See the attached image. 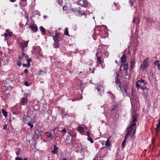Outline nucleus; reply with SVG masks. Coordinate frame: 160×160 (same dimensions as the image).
I'll list each match as a JSON object with an SVG mask.
<instances>
[{
  "mask_svg": "<svg viewBox=\"0 0 160 160\" xmlns=\"http://www.w3.org/2000/svg\"><path fill=\"white\" fill-rule=\"evenodd\" d=\"M62 9L63 11H65L67 9V7L66 6H64L63 7Z\"/></svg>",
  "mask_w": 160,
  "mask_h": 160,
  "instance_id": "de8ad7c7",
  "label": "nucleus"
},
{
  "mask_svg": "<svg viewBox=\"0 0 160 160\" xmlns=\"http://www.w3.org/2000/svg\"><path fill=\"white\" fill-rule=\"evenodd\" d=\"M87 134L88 136V137H89L90 136V135H89V132L88 131H87Z\"/></svg>",
  "mask_w": 160,
  "mask_h": 160,
  "instance_id": "680f3d73",
  "label": "nucleus"
},
{
  "mask_svg": "<svg viewBox=\"0 0 160 160\" xmlns=\"http://www.w3.org/2000/svg\"><path fill=\"white\" fill-rule=\"evenodd\" d=\"M111 145V141L109 140L108 139H107L105 144V146L106 148H108V147Z\"/></svg>",
  "mask_w": 160,
  "mask_h": 160,
  "instance_id": "b1692460",
  "label": "nucleus"
},
{
  "mask_svg": "<svg viewBox=\"0 0 160 160\" xmlns=\"http://www.w3.org/2000/svg\"><path fill=\"white\" fill-rule=\"evenodd\" d=\"M26 61L27 62H30L31 61V59L30 58H29L26 59Z\"/></svg>",
  "mask_w": 160,
  "mask_h": 160,
  "instance_id": "09e8293b",
  "label": "nucleus"
},
{
  "mask_svg": "<svg viewBox=\"0 0 160 160\" xmlns=\"http://www.w3.org/2000/svg\"><path fill=\"white\" fill-rule=\"evenodd\" d=\"M40 47L39 46H36L33 47V50L32 51V54L35 55L40 54L41 51Z\"/></svg>",
  "mask_w": 160,
  "mask_h": 160,
  "instance_id": "39448f33",
  "label": "nucleus"
},
{
  "mask_svg": "<svg viewBox=\"0 0 160 160\" xmlns=\"http://www.w3.org/2000/svg\"><path fill=\"white\" fill-rule=\"evenodd\" d=\"M126 56L125 54H123L121 58V61L122 63H125L126 62Z\"/></svg>",
  "mask_w": 160,
  "mask_h": 160,
  "instance_id": "f3484780",
  "label": "nucleus"
},
{
  "mask_svg": "<svg viewBox=\"0 0 160 160\" xmlns=\"http://www.w3.org/2000/svg\"><path fill=\"white\" fill-rule=\"evenodd\" d=\"M76 134L75 132L68 133L66 138V142L67 144H70L72 141V138L75 137Z\"/></svg>",
  "mask_w": 160,
  "mask_h": 160,
  "instance_id": "f03ea898",
  "label": "nucleus"
},
{
  "mask_svg": "<svg viewBox=\"0 0 160 160\" xmlns=\"http://www.w3.org/2000/svg\"><path fill=\"white\" fill-rule=\"evenodd\" d=\"M10 1L12 2H14L16 1V0H10Z\"/></svg>",
  "mask_w": 160,
  "mask_h": 160,
  "instance_id": "e2e57ef3",
  "label": "nucleus"
},
{
  "mask_svg": "<svg viewBox=\"0 0 160 160\" xmlns=\"http://www.w3.org/2000/svg\"><path fill=\"white\" fill-rule=\"evenodd\" d=\"M111 138V136H110L107 139H108L109 140Z\"/></svg>",
  "mask_w": 160,
  "mask_h": 160,
  "instance_id": "69168bd1",
  "label": "nucleus"
},
{
  "mask_svg": "<svg viewBox=\"0 0 160 160\" xmlns=\"http://www.w3.org/2000/svg\"><path fill=\"white\" fill-rule=\"evenodd\" d=\"M8 34V36H9V37L12 36V32H9Z\"/></svg>",
  "mask_w": 160,
  "mask_h": 160,
  "instance_id": "3c124183",
  "label": "nucleus"
},
{
  "mask_svg": "<svg viewBox=\"0 0 160 160\" xmlns=\"http://www.w3.org/2000/svg\"><path fill=\"white\" fill-rule=\"evenodd\" d=\"M22 66L23 67L27 66V64H24V63H23L22 64Z\"/></svg>",
  "mask_w": 160,
  "mask_h": 160,
  "instance_id": "052dcab7",
  "label": "nucleus"
},
{
  "mask_svg": "<svg viewBox=\"0 0 160 160\" xmlns=\"http://www.w3.org/2000/svg\"><path fill=\"white\" fill-rule=\"evenodd\" d=\"M122 66V65H121V66H120V68L119 69V71H121V67Z\"/></svg>",
  "mask_w": 160,
  "mask_h": 160,
  "instance_id": "0e129e2a",
  "label": "nucleus"
},
{
  "mask_svg": "<svg viewBox=\"0 0 160 160\" xmlns=\"http://www.w3.org/2000/svg\"><path fill=\"white\" fill-rule=\"evenodd\" d=\"M101 142L102 145H104V143H105V142L104 141H101Z\"/></svg>",
  "mask_w": 160,
  "mask_h": 160,
  "instance_id": "864d4df0",
  "label": "nucleus"
},
{
  "mask_svg": "<svg viewBox=\"0 0 160 160\" xmlns=\"http://www.w3.org/2000/svg\"><path fill=\"white\" fill-rule=\"evenodd\" d=\"M147 88L146 87H143L142 86H141L140 88L143 90H145Z\"/></svg>",
  "mask_w": 160,
  "mask_h": 160,
  "instance_id": "c03bdc74",
  "label": "nucleus"
},
{
  "mask_svg": "<svg viewBox=\"0 0 160 160\" xmlns=\"http://www.w3.org/2000/svg\"><path fill=\"white\" fill-rule=\"evenodd\" d=\"M24 50H22V55L23 57H25L26 58H27L28 57V56L27 55H26V54L24 52Z\"/></svg>",
  "mask_w": 160,
  "mask_h": 160,
  "instance_id": "f704fd0d",
  "label": "nucleus"
},
{
  "mask_svg": "<svg viewBox=\"0 0 160 160\" xmlns=\"http://www.w3.org/2000/svg\"><path fill=\"white\" fill-rule=\"evenodd\" d=\"M137 81L138 82H139V83H143V85L144 86H145L147 84V82H145L144 80L142 79H141L140 80H138Z\"/></svg>",
  "mask_w": 160,
  "mask_h": 160,
  "instance_id": "393cba45",
  "label": "nucleus"
},
{
  "mask_svg": "<svg viewBox=\"0 0 160 160\" xmlns=\"http://www.w3.org/2000/svg\"><path fill=\"white\" fill-rule=\"evenodd\" d=\"M47 17V16H43V18H44V19H45Z\"/></svg>",
  "mask_w": 160,
  "mask_h": 160,
  "instance_id": "774afa93",
  "label": "nucleus"
},
{
  "mask_svg": "<svg viewBox=\"0 0 160 160\" xmlns=\"http://www.w3.org/2000/svg\"><path fill=\"white\" fill-rule=\"evenodd\" d=\"M124 88V92L126 93H127L128 92V88L126 85H125V86L123 87Z\"/></svg>",
  "mask_w": 160,
  "mask_h": 160,
  "instance_id": "7c9ffc66",
  "label": "nucleus"
},
{
  "mask_svg": "<svg viewBox=\"0 0 160 160\" xmlns=\"http://www.w3.org/2000/svg\"><path fill=\"white\" fill-rule=\"evenodd\" d=\"M29 28L34 32H36L38 30V27L36 24H32L29 26Z\"/></svg>",
  "mask_w": 160,
  "mask_h": 160,
  "instance_id": "6e6552de",
  "label": "nucleus"
},
{
  "mask_svg": "<svg viewBox=\"0 0 160 160\" xmlns=\"http://www.w3.org/2000/svg\"><path fill=\"white\" fill-rule=\"evenodd\" d=\"M126 73L125 74V78L126 79H128L129 78V75L128 74V71H125Z\"/></svg>",
  "mask_w": 160,
  "mask_h": 160,
  "instance_id": "72a5a7b5",
  "label": "nucleus"
},
{
  "mask_svg": "<svg viewBox=\"0 0 160 160\" xmlns=\"http://www.w3.org/2000/svg\"><path fill=\"white\" fill-rule=\"evenodd\" d=\"M145 19L147 22L149 24H152L155 22V21L152 18L150 17H147L145 18Z\"/></svg>",
  "mask_w": 160,
  "mask_h": 160,
  "instance_id": "dca6fc26",
  "label": "nucleus"
},
{
  "mask_svg": "<svg viewBox=\"0 0 160 160\" xmlns=\"http://www.w3.org/2000/svg\"><path fill=\"white\" fill-rule=\"evenodd\" d=\"M18 58L19 59V60H22L23 59V58H22V57L21 56H19Z\"/></svg>",
  "mask_w": 160,
  "mask_h": 160,
  "instance_id": "5fc2aeb1",
  "label": "nucleus"
},
{
  "mask_svg": "<svg viewBox=\"0 0 160 160\" xmlns=\"http://www.w3.org/2000/svg\"><path fill=\"white\" fill-rule=\"evenodd\" d=\"M23 122L24 123L27 124L28 122H31L32 120L30 117L26 116L25 117L23 118Z\"/></svg>",
  "mask_w": 160,
  "mask_h": 160,
  "instance_id": "4468645a",
  "label": "nucleus"
},
{
  "mask_svg": "<svg viewBox=\"0 0 160 160\" xmlns=\"http://www.w3.org/2000/svg\"><path fill=\"white\" fill-rule=\"evenodd\" d=\"M104 148V147H102L101 148H100V152H102V149H103Z\"/></svg>",
  "mask_w": 160,
  "mask_h": 160,
  "instance_id": "bf43d9fd",
  "label": "nucleus"
},
{
  "mask_svg": "<svg viewBox=\"0 0 160 160\" xmlns=\"http://www.w3.org/2000/svg\"><path fill=\"white\" fill-rule=\"evenodd\" d=\"M54 150L52 151V152L53 154H56L58 152V147L56 145L53 146Z\"/></svg>",
  "mask_w": 160,
  "mask_h": 160,
  "instance_id": "6ab92c4d",
  "label": "nucleus"
},
{
  "mask_svg": "<svg viewBox=\"0 0 160 160\" xmlns=\"http://www.w3.org/2000/svg\"><path fill=\"white\" fill-rule=\"evenodd\" d=\"M72 11L76 14H78V15L80 16L82 15H86L84 11H82V9L80 8H77L75 9H72Z\"/></svg>",
  "mask_w": 160,
  "mask_h": 160,
  "instance_id": "20e7f679",
  "label": "nucleus"
},
{
  "mask_svg": "<svg viewBox=\"0 0 160 160\" xmlns=\"http://www.w3.org/2000/svg\"><path fill=\"white\" fill-rule=\"evenodd\" d=\"M64 34L66 36H69L70 35L69 34L68 31V28H66L64 32Z\"/></svg>",
  "mask_w": 160,
  "mask_h": 160,
  "instance_id": "bb28decb",
  "label": "nucleus"
},
{
  "mask_svg": "<svg viewBox=\"0 0 160 160\" xmlns=\"http://www.w3.org/2000/svg\"><path fill=\"white\" fill-rule=\"evenodd\" d=\"M30 62H27V66L28 67H29L30 66Z\"/></svg>",
  "mask_w": 160,
  "mask_h": 160,
  "instance_id": "4d7b16f0",
  "label": "nucleus"
},
{
  "mask_svg": "<svg viewBox=\"0 0 160 160\" xmlns=\"http://www.w3.org/2000/svg\"><path fill=\"white\" fill-rule=\"evenodd\" d=\"M97 90L99 92L100 95H102L104 93V90L103 87L102 86H98L97 88Z\"/></svg>",
  "mask_w": 160,
  "mask_h": 160,
  "instance_id": "1a4fd4ad",
  "label": "nucleus"
},
{
  "mask_svg": "<svg viewBox=\"0 0 160 160\" xmlns=\"http://www.w3.org/2000/svg\"><path fill=\"white\" fill-rule=\"evenodd\" d=\"M119 74L118 73H117L116 76L115 78H119Z\"/></svg>",
  "mask_w": 160,
  "mask_h": 160,
  "instance_id": "13d9d810",
  "label": "nucleus"
},
{
  "mask_svg": "<svg viewBox=\"0 0 160 160\" xmlns=\"http://www.w3.org/2000/svg\"><path fill=\"white\" fill-rule=\"evenodd\" d=\"M138 82H138V81H137V82H136V87L138 88V89H139V88H140V87H141L140 86V84L138 83Z\"/></svg>",
  "mask_w": 160,
  "mask_h": 160,
  "instance_id": "e433bc0d",
  "label": "nucleus"
},
{
  "mask_svg": "<svg viewBox=\"0 0 160 160\" xmlns=\"http://www.w3.org/2000/svg\"><path fill=\"white\" fill-rule=\"evenodd\" d=\"M99 52H97L96 54V56H97V63L99 64H101L102 63V57L101 56H99L98 55Z\"/></svg>",
  "mask_w": 160,
  "mask_h": 160,
  "instance_id": "ddd939ff",
  "label": "nucleus"
},
{
  "mask_svg": "<svg viewBox=\"0 0 160 160\" xmlns=\"http://www.w3.org/2000/svg\"><path fill=\"white\" fill-rule=\"evenodd\" d=\"M44 73V71L42 70H40L38 72L39 75H42Z\"/></svg>",
  "mask_w": 160,
  "mask_h": 160,
  "instance_id": "37998d69",
  "label": "nucleus"
},
{
  "mask_svg": "<svg viewBox=\"0 0 160 160\" xmlns=\"http://www.w3.org/2000/svg\"><path fill=\"white\" fill-rule=\"evenodd\" d=\"M88 140L90 141L91 143H93V141L92 139L90 137H88L87 138Z\"/></svg>",
  "mask_w": 160,
  "mask_h": 160,
  "instance_id": "c9c22d12",
  "label": "nucleus"
},
{
  "mask_svg": "<svg viewBox=\"0 0 160 160\" xmlns=\"http://www.w3.org/2000/svg\"><path fill=\"white\" fill-rule=\"evenodd\" d=\"M2 112L5 118H6L7 117V116H8L7 112L5 110H4V109H2Z\"/></svg>",
  "mask_w": 160,
  "mask_h": 160,
  "instance_id": "a878e982",
  "label": "nucleus"
},
{
  "mask_svg": "<svg viewBox=\"0 0 160 160\" xmlns=\"http://www.w3.org/2000/svg\"><path fill=\"white\" fill-rule=\"evenodd\" d=\"M78 131L81 133L82 134H83V133L85 132L84 129L82 126H79L78 128Z\"/></svg>",
  "mask_w": 160,
  "mask_h": 160,
  "instance_id": "a211bd4d",
  "label": "nucleus"
},
{
  "mask_svg": "<svg viewBox=\"0 0 160 160\" xmlns=\"http://www.w3.org/2000/svg\"><path fill=\"white\" fill-rule=\"evenodd\" d=\"M41 132V130L39 129H37L35 131V133L37 135H38V136H39L40 135L39 134Z\"/></svg>",
  "mask_w": 160,
  "mask_h": 160,
  "instance_id": "2f4dec72",
  "label": "nucleus"
},
{
  "mask_svg": "<svg viewBox=\"0 0 160 160\" xmlns=\"http://www.w3.org/2000/svg\"><path fill=\"white\" fill-rule=\"evenodd\" d=\"M28 70L27 69H25V70H24V72L25 73H27L28 72Z\"/></svg>",
  "mask_w": 160,
  "mask_h": 160,
  "instance_id": "6e6d98bb",
  "label": "nucleus"
},
{
  "mask_svg": "<svg viewBox=\"0 0 160 160\" xmlns=\"http://www.w3.org/2000/svg\"><path fill=\"white\" fill-rule=\"evenodd\" d=\"M153 64L154 65H157V67L158 69L160 70V61L159 60H156L155 61Z\"/></svg>",
  "mask_w": 160,
  "mask_h": 160,
  "instance_id": "412c9836",
  "label": "nucleus"
},
{
  "mask_svg": "<svg viewBox=\"0 0 160 160\" xmlns=\"http://www.w3.org/2000/svg\"><path fill=\"white\" fill-rule=\"evenodd\" d=\"M59 131L61 132H62L64 133H66L67 132L65 128H63L61 131Z\"/></svg>",
  "mask_w": 160,
  "mask_h": 160,
  "instance_id": "79ce46f5",
  "label": "nucleus"
},
{
  "mask_svg": "<svg viewBox=\"0 0 160 160\" xmlns=\"http://www.w3.org/2000/svg\"><path fill=\"white\" fill-rule=\"evenodd\" d=\"M28 41L22 40V42L19 43V45L22 48V50H24V48H26L28 46Z\"/></svg>",
  "mask_w": 160,
  "mask_h": 160,
  "instance_id": "0eeeda50",
  "label": "nucleus"
},
{
  "mask_svg": "<svg viewBox=\"0 0 160 160\" xmlns=\"http://www.w3.org/2000/svg\"><path fill=\"white\" fill-rule=\"evenodd\" d=\"M24 4V2H23V3H21V6H22L23 7V5Z\"/></svg>",
  "mask_w": 160,
  "mask_h": 160,
  "instance_id": "338daca9",
  "label": "nucleus"
},
{
  "mask_svg": "<svg viewBox=\"0 0 160 160\" xmlns=\"http://www.w3.org/2000/svg\"><path fill=\"white\" fill-rule=\"evenodd\" d=\"M27 124H28V125L30 126V128H32L33 127V124H32L31 123V122H28V123H27Z\"/></svg>",
  "mask_w": 160,
  "mask_h": 160,
  "instance_id": "4c0bfd02",
  "label": "nucleus"
},
{
  "mask_svg": "<svg viewBox=\"0 0 160 160\" xmlns=\"http://www.w3.org/2000/svg\"><path fill=\"white\" fill-rule=\"evenodd\" d=\"M8 125L6 124L3 127V129L4 130H7V129Z\"/></svg>",
  "mask_w": 160,
  "mask_h": 160,
  "instance_id": "49530a36",
  "label": "nucleus"
},
{
  "mask_svg": "<svg viewBox=\"0 0 160 160\" xmlns=\"http://www.w3.org/2000/svg\"><path fill=\"white\" fill-rule=\"evenodd\" d=\"M98 156L97 154L95 156V157L93 159V160H98Z\"/></svg>",
  "mask_w": 160,
  "mask_h": 160,
  "instance_id": "a18cd8bd",
  "label": "nucleus"
},
{
  "mask_svg": "<svg viewBox=\"0 0 160 160\" xmlns=\"http://www.w3.org/2000/svg\"><path fill=\"white\" fill-rule=\"evenodd\" d=\"M15 160H28V159L26 158H24L23 159L22 158L20 157H16L15 158Z\"/></svg>",
  "mask_w": 160,
  "mask_h": 160,
  "instance_id": "c85d7f7f",
  "label": "nucleus"
},
{
  "mask_svg": "<svg viewBox=\"0 0 160 160\" xmlns=\"http://www.w3.org/2000/svg\"><path fill=\"white\" fill-rule=\"evenodd\" d=\"M39 29L43 35L46 34L45 29L42 26H40L39 27Z\"/></svg>",
  "mask_w": 160,
  "mask_h": 160,
  "instance_id": "4be33fe9",
  "label": "nucleus"
},
{
  "mask_svg": "<svg viewBox=\"0 0 160 160\" xmlns=\"http://www.w3.org/2000/svg\"><path fill=\"white\" fill-rule=\"evenodd\" d=\"M54 38H56L57 40H59L60 37L58 33H56L55 34V36L53 37V40H55Z\"/></svg>",
  "mask_w": 160,
  "mask_h": 160,
  "instance_id": "c756f323",
  "label": "nucleus"
},
{
  "mask_svg": "<svg viewBox=\"0 0 160 160\" xmlns=\"http://www.w3.org/2000/svg\"><path fill=\"white\" fill-rule=\"evenodd\" d=\"M115 82L117 88H118V87H119L120 89H121V84L120 79L117 78H115Z\"/></svg>",
  "mask_w": 160,
  "mask_h": 160,
  "instance_id": "9d476101",
  "label": "nucleus"
},
{
  "mask_svg": "<svg viewBox=\"0 0 160 160\" xmlns=\"http://www.w3.org/2000/svg\"><path fill=\"white\" fill-rule=\"evenodd\" d=\"M137 118L136 115H134L132 116V124L128 128V129L124 139L122 142L121 147L122 149L124 148L125 147L126 143V139L127 137L131 135V133L133 130L134 131L133 132L132 135H133L135 134L136 128V127H135V128H134V126L136 125V122L137 121Z\"/></svg>",
  "mask_w": 160,
  "mask_h": 160,
  "instance_id": "f257e3e1",
  "label": "nucleus"
},
{
  "mask_svg": "<svg viewBox=\"0 0 160 160\" xmlns=\"http://www.w3.org/2000/svg\"><path fill=\"white\" fill-rule=\"evenodd\" d=\"M149 60L148 58H146L144 61L142 62V63L141 64L140 66V68L143 70H146L148 65V62Z\"/></svg>",
  "mask_w": 160,
  "mask_h": 160,
  "instance_id": "7ed1b4c3",
  "label": "nucleus"
},
{
  "mask_svg": "<svg viewBox=\"0 0 160 160\" xmlns=\"http://www.w3.org/2000/svg\"><path fill=\"white\" fill-rule=\"evenodd\" d=\"M123 69L125 71H128V64L127 63H123Z\"/></svg>",
  "mask_w": 160,
  "mask_h": 160,
  "instance_id": "5701e85b",
  "label": "nucleus"
},
{
  "mask_svg": "<svg viewBox=\"0 0 160 160\" xmlns=\"http://www.w3.org/2000/svg\"><path fill=\"white\" fill-rule=\"evenodd\" d=\"M18 152H16V154L18 156L20 155V153L21 152V149L20 148H18Z\"/></svg>",
  "mask_w": 160,
  "mask_h": 160,
  "instance_id": "473e14b6",
  "label": "nucleus"
},
{
  "mask_svg": "<svg viewBox=\"0 0 160 160\" xmlns=\"http://www.w3.org/2000/svg\"><path fill=\"white\" fill-rule=\"evenodd\" d=\"M24 85L26 86H29L30 85V84L27 81L24 82Z\"/></svg>",
  "mask_w": 160,
  "mask_h": 160,
  "instance_id": "ea45409f",
  "label": "nucleus"
},
{
  "mask_svg": "<svg viewBox=\"0 0 160 160\" xmlns=\"http://www.w3.org/2000/svg\"><path fill=\"white\" fill-rule=\"evenodd\" d=\"M77 4L86 8L88 5V2L87 0H80L77 2Z\"/></svg>",
  "mask_w": 160,
  "mask_h": 160,
  "instance_id": "423d86ee",
  "label": "nucleus"
},
{
  "mask_svg": "<svg viewBox=\"0 0 160 160\" xmlns=\"http://www.w3.org/2000/svg\"><path fill=\"white\" fill-rule=\"evenodd\" d=\"M55 40H54V42L53 43V47L55 48H59V40H57L56 38H54Z\"/></svg>",
  "mask_w": 160,
  "mask_h": 160,
  "instance_id": "2eb2a0df",
  "label": "nucleus"
},
{
  "mask_svg": "<svg viewBox=\"0 0 160 160\" xmlns=\"http://www.w3.org/2000/svg\"><path fill=\"white\" fill-rule=\"evenodd\" d=\"M21 1H23V2H24V4L23 5V7H25L27 4V0H21Z\"/></svg>",
  "mask_w": 160,
  "mask_h": 160,
  "instance_id": "58836bf2",
  "label": "nucleus"
},
{
  "mask_svg": "<svg viewBox=\"0 0 160 160\" xmlns=\"http://www.w3.org/2000/svg\"><path fill=\"white\" fill-rule=\"evenodd\" d=\"M160 125V118L158 120V122L156 128H155V131L158 132V128H159V126Z\"/></svg>",
  "mask_w": 160,
  "mask_h": 160,
  "instance_id": "cd10ccee",
  "label": "nucleus"
},
{
  "mask_svg": "<svg viewBox=\"0 0 160 160\" xmlns=\"http://www.w3.org/2000/svg\"><path fill=\"white\" fill-rule=\"evenodd\" d=\"M4 36L5 38H6L8 36V34L6 32L4 33Z\"/></svg>",
  "mask_w": 160,
  "mask_h": 160,
  "instance_id": "603ef678",
  "label": "nucleus"
},
{
  "mask_svg": "<svg viewBox=\"0 0 160 160\" xmlns=\"http://www.w3.org/2000/svg\"><path fill=\"white\" fill-rule=\"evenodd\" d=\"M116 107H117V106H116V105H114L113 108L112 109V111H113L115 110V108H116Z\"/></svg>",
  "mask_w": 160,
  "mask_h": 160,
  "instance_id": "8fccbe9b",
  "label": "nucleus"
},
{
  "mask_svg": "<svg viewBox=\"0 0 160 160\" xmlns=\"http://www.w3.org/2000/svg\"><path fill=\"white\" fill-rule=\"evenodd\" d=\"M28 101V100L27 98L23 97L20 100V104L22 105H24L27 104Z\"/></svg>",
  "mask_w": 160,
  "mask_h": 160,
  "instance_id": "9b49d317",
  "label": "nucleus"
},
{
  "mask_svg": "<svg viewBox=\"0 0 160 160\" xmlns=\"http://www.w3.org/2000/svg\"><path fill=\"white\" fill-rule=\"evenodd\" d=\"M17 65H18V66L20 67L21 65V63L20 61L19 60H18L17 62Z\"/></svg>",
  "mask_w": 160,
  "mask_h": 160,
  "instance_id": "a19ab883",
  "label": "nucleus"
},
{
  "mask_svg": "<svg viewBox=\"0 0 160 160\" xmlns=\"http://www.w3.org/2000/svg\"><path fill=\"white\" fill-rule=\"evenodd\" d=\"M45 134L48 138H51V140H52L54 137V136L52 135V133L49 132H46Z\"/></svg>",
  "mask_w": 160,
  "mask_h": 160,
  "instance_id": "aec40b11",
  "label": "nucleus"
},
{
  "mask_svg": "<svg viewBox=\"0 0 160 160\" xmlns=\"http://www.w3.org/2000/svg\"><path fill=\"white\" fill-rule=\"evenodd\" d=\"M135 63V59L134 58H131V61L130 62V68L131 70L133 69Z\"/></svg>",
  "mask_w": 160,
  "mask_h": 160,
  "instance_id": "f8f14e48",
  "label": "nucleus"
}]
</instances>
